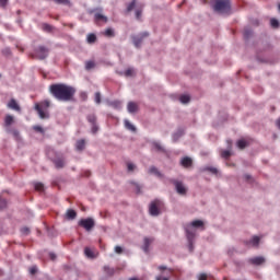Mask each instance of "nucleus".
<instances>
[{"instance_id":"obj_1","label":"nucleus","mask_w":280,"mask_h":280,"mask_svg":"<svg viewBox=\"0 0 280 280\" xmlns=\"http://www.w3.org/2000/svg\"><path fill=\"white\" fill-rule=\"evenodd\" d=\"M49 93L58 102H72L73 97H75L77 90L65 83H55L49 86Z\"/></svg>"},{"instance_id":"obj_2","label":"nucleus","mask_w":280,"mask_h":280,"mask_svg":"<svg viewBox=\"0 0 280 280\" xmlns=\"http://www.w3.org/2000/svg\"><path fill=\"white\" fill-rule=\"evenodd\" d=\"M200 228L202 230H205V222H202L200 220H195L191 223H187L184 226L190 252L194 250V237H196V230H194V229H200Z\"/></svg>"},{"instance_id":"obj_3","label":"nucleus","mask_w":280,"mask_h":280,"mask_svg":"<svg viewBox=\"0 0 280 280\" xmlns=\"http://www.w3.org/2000/svg\"><path fill=\"white\" fill-rule=\"evenodd\" d=\"M51 106V102L48 100L42 101L39 103L35 104V110L37 112V115L42 119H49V107Z\"/></svg>"},{"instance_id":"obj_4","label":"nucleus","mask_w":280,"mask_h":280,"mask_svg":"<svg viewBox=\"0 0 280 280\" xmlns=\"http://www.w3.org/2000/svg\"><path fill=\"white\" fill-rule=\"evenodd\" d=\"M213 10L219 14H231V0H215Z\"/></svg>"},{"instance_id":"obj_5","label":"nucleus","mask_w":280,"mask_h":280,"mask_svg":"<svg viewBox=\"0 0 280 280\" xmlns=\"http://www.w3.org/2000/svg\"><path fill=\"white\" fill-rule=\"evenodd\" d=\"M164 208L165 203H163V201L160 199H154L149 206V213L153 217L161 215V211H163Z\"/></svg>"},{"instance_id":"obj_6","label":"nucleus","mask_w":280,"mask_h":280,"mask_svg":"<svg viewBox=\"0 0 280 280\" xmlns=\"http://www.w3.org/2000/svg\"><path fill=\"white\" fill-rule=\"evenodd\" d=\"M32 56L37 60H45V58L49 56V48H47L46 46H38L37 48H35Z\"/></svg>"},{"instance_id":"obj_7","label":"nucleus","mask_w":280,"mask_h":280,"mask_svg":"<svg viewBox=\"0 0 280 280\" xmlns=\"http://www.w3.org/2000/svg\"><path fill=\"white\" fill-rule=\"evenodd\" d=\"M171 183L175 186V189L179 196H187V187L183 182H178L177 179H171Z\"/></svg>"},{"instance_id":"obj_8","label":"nucleus","mask_w":280,"mask_h":280,"mask_svg":"<svg viewBox=\"0 0 280 280\" xmlns=\"http://www.w3.org/2000/svg\"><path fill=\"white\" fill-rule=\"evenodd\" d=\"M79 226H82L85 231H91L95 226V221L93 219H82L79 221Z\"/></svg>"},{"instance_id":"obj_9","label":"nucleus","mask_w":280,"mask_h":280,"mask_svg":"<svg viewBox=\"0 0 280 280\" xmlns=\"http://www.w3.org/2000/svg\"><path fill=\"white\" fill-rule=\"evenodd\" d=\"M149 36H150V33L144 32V33L140 34L139 36L132 37L135 47H137L139 49V47H141V43H143V38H148Z\"/></svg>"},{"instance_id":"obj_10","label":"nucleus","mask_w":280,"mask_h":280,"mask_svg":"<svg viewBox=\"0 0 280 280\" xmlns=\"http://www.w3.org/2000/svg\"><path fill=\"white\" fill-rule=\"evenodd\" d=\"M247 261L252 266H261V265L266 264V258H264V256H257L254 258H249Z\"/></svg>"},{"instance_id":"obj_11","label":"nucleus","mask_w":280,"mask_h":280,"mask_svg":"<svg viewBox=\"0 0 280 280\" xmlns=\"http://www.w3.org/2000/svg\"><path fill=\"white\" fill-rule=\"evenodd\" d=\"M52 163L57 170H62V167H65V165H66L63 156H57V158L52 159Z\"/></svg>"},{"instance_id":"obj_12","label":"nucleus","mask_w":280,"mask_h":280,"mask_svg":"<svg viewBox=\"0 0 280 280\" xmlns=\"http://www.w3.org/2000/svg\"><path fill=\"white\" fill-rule=\"evenodd\" d=\"M95 23H108V18L104 15L102 12L94 13Z\"/></svg>"},{"instance_id":"obj_13","label":"nucleus","mask_w":280,"mask_h":280,"mask_svg":"<svg viewBox=\"0 0 280 280\" xmlns=\"http://www.w3.org/2000/svg\"><path fill=\"white\" fill-rule=\"evenodd\" d=\"M154 242L153 237H144V244L142 246V249L144 253H150V245H152Z\"/></svg>"},{"instance_id":"obj_14","label":"nucleus","mask_w":280,"mask_h":280,"mask_svg":"<svg viewBox=\"0 0 280 280\" xmlns=\"http://www.w3.org/2000/svg\"><path fill=\"white\" fill-rule=\"evenodd\" d=\"M8 108H11V110H16L18 113H21V106H19V103H16V100L11 98L8 103Z\"/></svg>"},{"instance_id":"obj_15","label":"nucleus","mask_w":280,"mask_h":280,"mask_svg":"<svg viewBox=\"0 0 280 280\" xmlns=\"http://www.w3.org/2000/svg\"><path fill=\"white\" fill-rule=\"evenodd\" d=\"M180 165L182 167H191V165H194V160L189 156H185L182 159Z\"/></svg>"},{"instance_id":"obj_16","label":"nucleus","mask_w":280,"mask_h":280,"mask_svg":"<svg viewBox=\"0 0 280 280\" xmlns=\"http://www.w3.org/2000/svg\"><path fill=\"white\" fill-rule=\"evenodd\" d=\"M127 110L128 113H137V110H139V105L135 102H129L127 105Z\"/></svg>"},{"instance_id":"obj_17","label":"nucleus","mask_w":280,"mask_h":280,"mask_svg":"<svg viewBox=\"0 0 280 280\" xmlns=\"http://www.w3.org/2000/svg\"><path fill=\"white\" fill-rule=\"evenodd\" d=\"M86 148V141L84 139L78 140L77 144H75V149L79 152H82V150H84Z\"/></svg>"},{"instance_id":"obj_18","label":"nucleus","mask_w":280,"mask_h":280,"mask_svg":"<svg viewBox=\"0 0 280 280\" xmlns=\"http://www.w3.org/2000/svg\"><path fill=\"white\" fill-rule=\"evenodd\" d=\"M14 124V116L7 115L4 118V127L10 128Z\"/></svg>"},{"instance_id":"obj_19","label":"nucleus","mask_w":280,"mask_h":280,"mask_svg":"<svg viewBox=\"0 0 280 280\" xmlns=\"http://www.w3.org/2000/svg\"><path fill=\"white\" fill-rule=\"evenodd\" d=\"M86 42L89 45H93L94 43H97V35L90 33L86 37Z\"/></svg>"},{"instance_id":"obj_20","label":"nucleus","mask_w":280,"mask_h":280,"mask_svg":"<svg viewBox=\"0 0 280 280\" xmlns=\"http://www.w3.org/2000/svg\"><path fill=\"white\" fill-rule=\"evenodd\" d=\"M66 217L68 218V220H75L78 213L75 212V210L69 209L66 213Z\"/></svg>"},{"instance_id":"obj_21","label":"nucleus","mask_w":280,"mask_h":280,"mask_svg":"<svg viewBox=\"0 0 280 280\" xmlns=\"http://www.w3.org/2000/svg\"><path fill=\"white\" fill-rule=\"evenodd\" d=\"M237 148L240 150H244V148H248V140L246 139H241L237 141Z\"/></svg>"},{"instance_id":"obj_22","label":"nucleus","mask_w":280,"mask_h":280,"mask_svg":"<svg viewBox=\"0 0 280 280\" xmlns=\"http://www.w3.org/2000/svg\"><path fill=\"white\" fill-rule=\"evenodd\" d=\"M149 174H154V176H158L159 178H162L163 177V174H161L159 172V168H156L155 166H151L149 168Z\"/></svg>"},{"instance_id":"obj_23","label":"nucleus","mask_w":280,"mask_h":280,"mask_svg":"<svg viewBox=\"0 0 280 280\" xmlns=\"http://www.w3.org/2000/svg\"><path fill=\"white\" fill-rule=\"evenodd\" d=\"M125 127L127 128V130H130L131 132H137V127H135V125H131L130 120L128 119L125 120Z\"/></svg>"},{"instance_id":"obj_24","label":"nucleus","mask_w":280,"mask_h":280,"mask_svg":"<svg viewBox=\"0 0 280 280\" xmlns=\"http://www.w3.org/2000/svg\"><path fill=\"white\" fill-rule=\"evenodd\" d=\"M103 270H104L105 275H107V277H113V275H115V269L110 268L108 266H104Z\"/></svg>"},{"instance_id":"obj_25","label":"nucleus","mask_w":280,"mask_h":280,"mask_svg":"<svg viewBox=\"0 0 280 280\" xmlns=\"http://www.w3.org/2000/svg\"><path fill=\"white\" fill-rule=\"evenodd\" d=\"M104 36H106L107 38H115V30L106 28L104 32Z\"/></svg>"},{"instance_id":"obj_26","label":"nucleus","mask_w":280,"mask_h":280,"mask_svg":"<svg viewBox=\"0 0 280 280\" xmlns=\"http://www.w3.org/2000/svg\"><path fill=\"white\" fill-rule=\"evenodd\" d=\"M86 119L91 125L97 124V116H95V114L88 115Z\"/></svg>"},{"instance_id":"obj_27","label":"nucleus","mask_w":280,"mask_h":280,"mask_svg":"<svg viewBox=\"0 0 280 280\" xmlns=\"http://www.w3.org/2000/svg\"><path fill=\"white\" fill-rule=\"evenodd\" d=\"M42 30L44 32L51 33V32H54V26H51L50 24L44 23V24H42Z\"/></svg>"},{"instance_id":"obj_28","label":"nucleus","mask_w":280,"mask_h":280,"mask_svg":"<svg viewBox=\"0 0 280 280\" xmlns=\"http://www.w3.org/2000/svg\"><path fill=\"white\" fill-rule=\"evenodd\" d=\"M190 100H191V97L187 94H184L179 97V101L182 104H189Z\"/></svg>"},{"instance_id":"obj_29","label":"nucleus","mask_w":280,"mask_h":280,"mask_svg":"<svg viewBox=\"0 0 280 280\" xmlns=\"http://www.w3.org/2000/svg\"><path fill=\"white\" fill-rule=\"evenodd\" d=\"M201 172H210L211 174H218V168L211 167V166H206L201 168Z\"/></svg>"},{"instance_id":"obj_30","label":"nucleus","mask_w":280,"mask_h":280,"mask_svg":"<svg viewBox=\"0 0 280 280\" xmlns=\"http://www.w3.org/2000/svg\"><path fill=\"white\" fill-rule=\"evenodd\" d=\"M85 69H86V71H91V69H95V61H93V60L86 61Z\"/></svg>"},{"instance_id":"obj_31","label":"nucleus","mask_w":280,"mask_h":280,"mask_svg":"<svg viewBox=\"0 0 280 280\" xmlns=\"http://www.w3.org/2000/svg\"><path fill=\"white\" fill-rule=\"evenodd\" d=\"M132 75H135V69H132V68H128V69L124 72V77H125V78H132Z\"/></svg>"},{"instance_id":"obj_32","label":"nucleus","mask_w":280,"mask_h":280,"mask_svg":"<svg viewBox=\"0 0 280 280\" xmlns=\"http://www.w3.org/2000/svg\"><path fill=\"white\" fill-rule=\"evenodd\" d=\"M8 208V201L3 198H0V211Z\"/></svg>"},{"instance_id":"obj_33","label":"nucleus","mask_w":280,"mask_h":280,"mask_svg":"<svg viewBox=\"0 0 280 280\" xmlns=\"http://www.w3.org/2000/svg\"><path fill=\"white\" fill-rule=\"evenodd\" d=\"M135 5H137V0H132L131 3L127 5V12H132V10H135Z\"/></svg>"},{"instance_id":"obj_34","label":"nucleus","mask_w":280,"mask_h":280,"mask_svg":"<svg viewBox=\"0 0 280 280\" xmlns=\"http://www.w3.org/2000/svg\"><path fill=\"white\" fill-rule=\"evenodd\" d=\"M259 236H253V238L249 241V244H253L254 246H259Z\"/></svg>"},{"instance_id":"obj_35","label":"nucleus","mask_w":280,"mask_h":280,"mask_svg":"<svg viewBox=\"0 0 280 280\" xmlns=\"http://www.w3.org/2000/svg\"><path fill=\"white\" fill-rule=\"evenodd\" d=\"M84 254H85L86 257H90L91 259H93V257H95L93 255V250H91V248H89V247L84 248Z\"/></svg>"},{"instance_id":"obj_36","label":"nucleus","mask_w":280,"mask_h":280,"mask_svg":"<svg viewBox=\"0 0 280 280\" xmlns=\"http://www.w3.org/2000/svg\"><path fill=\"white\" fill-rule=\"evenodd\" d=\"M55 3H58L60 5H71V1L69 0H54Z\"/></svg>"},{"instance_id":"obj_37","label":"nucleus","mask_w":280,"mask_h":280,"mask_svg":"<svg viewBox=\"0 0 280 280\" xmlns=\"http://www.w3.org/2000/svg\"><path fill=\"white\" fill-rule=\"evenodd\" d=\"M270 25H271V27H273V30H277L279 27V20L271 19L270 20Z\"/></svg>"},{"instance_id":"obj_38","label":"nucleus","mask_w":280,"mask_h":280,"mask_svg":"<svg viewBox=\"0 0 280 280\" xmlns=\"http://www.w3.org/2000/svg\"><path fill=\"white\" fill-rule=\"evenodd\" d=\"M35 189L36 191H44L45 189V185H43V183H35Z\"/></svg>"},{"instance_id":"obj_39","label":"nucleus","mask_w":280,"mask_h":280,"mask_svg":"<svg viewBox=\"0 0 280 280\" xmlns=\"http://www.w3.org/2000/svg\"><path fill=\"white\" fill-rule=\"evenodd\" d=\"M153 145L159 152H165V149L161 145V143L154 142Z\"/></svg>"},{"instance_id":"obj_40","label":"nucleus","mask_w":280,"mask_h":280,"mask_svg":"<svg viewBox=\"0 0 280 280\" xmlns=\"http://www.w3.org/2000/svg\"><path fill=\"white\" fill-rule=\"evenodd\" d=\"M109 105L113 106V108H121V102L119 101H114Z\"/></svg>"},{"instance_id":"obj_41","label":"nucleus","mask_w":280,"mask_h":280,"mask_svg":"<svg viewBox=\"0 0 280 280\" xmlns=\"http://www.w3.org/2000/svg\"><path fill=\"white\" fill-rule=\"evenodd\" d=\"M33 130H35V132H40L42 135L45 133V129H43V127L36 125L33 127Z\"/></svg>"},{"instance_id":"obj_42","label":"nucleus","mask_w":280,"mask_h":280,"mask_svg":"<svg viewBox=\"0 0 280 280\" xmlns=\"http://www.w3.org/2000/svg\"><path fill=\"white\" fill-rule=\"evenodd\" d=\"M79 97L80 100H82V102H86V100H89V95L86 94V92H81Z\"/></svg>"},{"instance_id":"obj_43","label":"nucleus","mask_w":280,"mask_h":280,"mask_svg":"<svg viewBox=\"0 0 280 280\" xmlns=\"http://www.w3.org/2000/svg\"><path fill=\"white\" fill-rule=\"evenodd\" d=\"M95 102L97 104H102V94L100 92L95 93Z\"/></svg>"},{"instance_id":"obj_44","label":"nucleus","mask_w":280,"mask_h":280,"mask_svg":"<svg viewBox=\"0 0 280 280\" xmlns=\"http://www.w3.org/2000/svg\"><path fill=\"white\" fill-rule=\"evenodd\" d=\"M221 156L222 159H229L231 156V151H222L221 152Z\"/></svg>"},{"instance_id":"obj_45","label":"nucleus","mask_w":280,"mask_h":280,"mask_svg":"<svg viewBox=\"0 0 280 280\" xmlns=\"http://www.w3.org/2000/svg\"><path fill=\"white\" fill-rule=\"evenodd\" d=\"M100 130V127L97 126V122L92 125V135H96V132Z\"/></svg>"},{"instance_id":"obj_46","label":"nucleus","mask_w":280,"mask_h":280,"mask_svg":"<svg viewBox=\"0 0 280 280\" xmlns=\"http://www.w3.org/2000/svg\"><path fill=\"white\" fill-rule=\"evenodd\" d=\"M137 166L135 165V164H132V163H128L127 164V170H128V172H135V168H136Z\"/></svg>"},{"instance_id":"obj_47","label":"nucleus","mask_w":280,"mask_h":280,"mask_svg":"<svg viewBox=\"0 0 280 280\" xmlns=\"http://www.w3.org/2000/svg\"><path fill=\"white\" fill-rule=\"evenodd\" d=\"M115 253H116L117 255H121V253H124V248H121V246L117 245V246L115 247Z\"/></svg>"},{"instance_id":"obj_48","label":"nucleus","mask_w":280,"mask_h":280,"mask_svg":"<svg viewBox=\"0 0 280 280\" xmlns=\"http://www.w3.org/2000/svg\"><path fill=\"white\" fill-rule=\"evenodd\" d=\"M253 34V32L250 30H245L244 31V36L245 38H249V36Z\"/></svg>"},{"instance_id":"obj_49","label":"nucleus","mask_w":280,"mask_h":280,"mask_svg":"<svg viewBox=\"0 0 280 280\" xmlns=\"http://www.w3.org/2000/svg\"><path fill=\"white\" fill-rule=\"evenodd\" d=\"M8 5V0H0V8H5Z\"/></svg>"},{"instance_id":"obj_50","label":"nucleus","mask_w":280,"mask_h":280,"mask_svg":"<svg viewBox=\"0 0 280 280\" xmlns=\"http://www.w3.org/2000/svg\"><path fill=\"white\" fill-rule=\"evenodd\" d=\"M198 280H207V273H200Z\"/></svg>"},{"instance_id":"obj_51","label":"nucleus","mask_w":280,"mask_h":280,"mask_svg":"<svg viewBox=\"0 0 280 280\" xmlns=\"http://www.w3.org/2000/svg\"><path fill=\"white\" fill-rule=\"evenodd\" d=\"M136 19H141V10L136 11Z\"/></svg>"},{"instance_id":"obj_52","label":"nucleus","mask_w":280,"mask_h":280,"mask_svg":"<svg viewBox=\"0 0 280 280\" xmlns=\"http://www.w3.org/2000/svg\"><path fill=\"white\" fill-rule=\"evenodd\" d=\"M37 268L36 267H32L31 269H30V273L31 275H34L35 272H37Z\"/></svg>"},{"instance_id":"obj_53","label":"nucleus","mask_w":280,"mask_h":280,"mask_svg":"<svg viewBox=\"0 0 280 280\" xmlns=\"http://www.w3.org/2000/svg\"><path fill=\"white\" fill-rule=\"evenodd\" d=\"M22 233H25L27 235V233H30V228H23Z\"/></svg>"},{"instance_id":"obj_54","label":"nucleus","mask_w":280,"mask_h":280,"mask_svg":"<svg viewBox=\"0 0 280 280\" xmlns=\"http://www.w3.org/2000/svg\"><path fill=\"white\" fill-rule=\"evenodd\" d=\"M49 257H50V259L54 261V259H56V254L50 253V254H49Z\"/></svg>"},{"instance_id":"obj_55","label":"nucleus","mask_w":280,"mask_h":280,"mask_svg":"<svg viewBox=\"0 0 280 280\" xmlns=\"http://www.w3.org/2000/svg\"><path fill=\"white\" fill-rule=\"evenodd\" d=\"M156 280H170V278L159 276V277H156Z\"/></svg>"},{"instance_id":"obj_56","label":"nucleus","mask_w":280,"mask_h":280,"mask_svg":"<svg viewBox=\"0 0 280 280\" xmlns=\"http://www.w3.org/2000/svg\"><path fill=\"white\" fill-rule=\"evenodd\" d=\"M159 270H167V267H165V266H160V267H159Z\"/></svg>"},{"instance_id":"obj_57","label":"nucleus","mask_w":280,"mask_h":280,"mask_svg":"<svg viewBox=\"0 0 280 280\" xmlns=\"http://www.w3.org/2000/svg\"><path fill=\"white\" fill-rule=\"evenodd\" d=\"M277 127L280 129V118L277 120Z\"/></svg>"},{"instance_id":"obj_58","label":"nucleus","mask_w":280,"mask_h":280,"mask_svg":"<svg viewBox=\"0 0 280 280\" xmlns=\"http://www.w3.org/2000/svg\"><path fill=\"white\" fill-rule=\"evenodd\" d=\"M246 180H250V175H245Z\"/></svg>"},{"instance_id":"obj_59","label":"nucleus","mask_w":280,"mask_h":280,"mask_svg":"<svg viewBox=\"0 0 280 280\" xmlns=\"http://www.w3.org/2000/svg\"><path fill=\"white\" fill-rule=\"evenodd\" d=\"M14 135H15V136L19 135V131H14Z\"/></svg>"},{"instance_id":"obj_60","label":"nucleus","mask_w":280,"mask_h":280,"mask_svg":"<svg viewBox=\"0 0 280 280\" xmlns=\"http://www.w3.org/2000/svg\"><path fill=\"white\" fill-rule=\"evenodd\" d=\"M129 280H137V278H130Z\"/></svg>"},{"instance_id":"obj_61","label":"nucleus","mask_w":280,"mask_h":280,"mask_svg":"<svg viewBox=\"0 0 280 280\" xmlns=\"http://www.w3.org/2000/svg\"><path fill=\"white\" fill-rule=\"evenodd\" d=\"M0 78H1V74H0Z\"/></svg>"}]
</instances>
